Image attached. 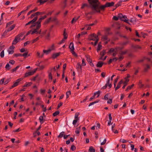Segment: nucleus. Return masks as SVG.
I'll return each instance as SVG.
<instances>
[{"label": "nucleus", "instance_id": "10", "mask_svg": "<svg viewBox=\"0 0 152 152\" xmlns=\"http://www.w3.org/2000/svg\"><path fill=\"white\" fill-rule=\"evenodd\" d=\"M69 48L70 49L71 51L74 50V44L73 42H72L70 43V45L69 47Z\"/></svg>", "mask_w": 152, "mask_h": 152}, {"label": "nucleus", "instance_id": "32", "mask_svg": "<svg viewBox=\"0 0 152 152\" xmlns=\"http://www.w3.org/2000/svg\"><path fill=\"white\" fill-rule=\"evenodd\" d=\"M97 23V21H95L94 23H92V24H87L85 26V27H87V26H92L94 25Z\"/></svg>", "mask_w": 152, "mask_h": 152}, {"label": "nucleus", "instance_id": "43", "mask_svg": "<svg viewBox=\"0 0 152 152\" xmlns=\"http://www.w3.org/2000/svg\"><path fill=\"white\" fill-rule=\"evenodd\" d=\"M11 81V78H9L7 79L6 81L4 82V85H6L8 83Z\"/></svg>", "mask_w": 152, "mask_h": 152}, {"label": "nucleus", "instance_id": "58", "mask_svg": "<svg viewBox=\"0 0 152 152\" xmlns=\"http://www.w3.org/2000/svg\"><path fill=\"white\" fill-rule=\"evenodd\" d=\"M48 73H49V75H48L49 78V79H50L51 80H52V76L51 72H49Z\"/></svg>", "mask_w": 152, "mask_h": 152}, {"label": "nucleus", "instance_id": "59", "mask_svg": "<svg viewBox=\"0 0 152 152\" xmlns=\"http://www.w3.org/2000/svg\"><path fill=\"white\" fill-rule=\"evenodd\" d=\"M38 31L37 30L35 29H34L33 31H32V32L31 33V34H33L34 33H36L37 34V33Z\"/></svg>", "mask_w": 152, "mask_h": 152}, {"label": "nucleus", "instance_id": "37", "mask_svg": "<svg viewBox=\"0 0 152 152\" xmlns=\"http://www.w3.org/2000/svg\"><path fill=\"white\" fill-rule=\"evenodd\" d=\"M71 91H69L66 93V98L67 99L69 97V95L71 94Z\"/></svg>", "mask_w": 152, "mask_h": 152}, {"label": "nucleus", "instance_id": "11", "mask_svg": "<svg viewBox=\"0 0 152 152\" xmlns=\"http://www.w3.org/2000/svg\"><path fill=\"white\" fill-rule=\"evenodd\" d=\"M103 64V63L101 61H99L98 62L96 65V66L98 67H101Z\"/></svg>", "mask_w": 152, "mask_h": 152}, {"label": "nucleus", "instance_id": "18", "mask_svg": "<svg viewBox=\"0 0 152 152\" xmlns=\"http://www.w3.org/2000/svg\"><path fill=\"white\" fill-rule=\"evenodd\" d=\"M86 60L89 63L92 61V60L90 58V56H89L86 55Z\"/></svg>", "mask_w": 152, "mask_h": 152}, {"label": "nucleus", "instance_id": "21", "mask_svg": "<svg viewBox=\"0 0 152 152\" xmlns=\"http://www.w3.org/2000/svg\"><path fill=\"white\" fill-rule=\"evenodd\" d=\"M77 69H80V70H82V66L80 63H78L77 65L76 66Z\"/></svg>", "mask_w": 152, "mask_h": 152}, {"label": "nucleus", "instance_id": "26", "mask_svg": "<svg viewBox=\"0 0 152 152\" xmlns=\"http://www.w3.org/2000/svg\"><path fill=\"white\" fill-rule=\"evenodd\" d=\"M138 85L140 88H142L144 86V85L142 84V81L141 80L139 81Z\"/></svg>", "mask_w": 152, "mask_h": 152}, {"label": "nucleus", "instance_id": "6", "mask_svg": "<svg viewBox=\"0 0 152 152\" xmlns=\"http://www.w3.org/2000/svg\"><path fill=\"white\" fill-rule=\"evenodd\" d=\"M110 78L109 77L107 80V81L106 83V84L105 85L103 86L102 88L101 89H105L107 87L108 85L109 84H110Z\"/></svg>", "mask_w": 152, "mask_h": 152}, {"label": "nucleus", "instance_id": "48", "mask_svg": "<svg viewBox=\"0 0 152 152\" xmlns=\"http://www.w3.org/2000/svg\"><path fill=\"white\" fill-rule=\"evenodd\" d=\"M106 50H103L102 52H101V55H102V56H104L106 53Z\"/></svg>", "mask_w": 152, "mask_h": 152}, {"label": "nucleus", "instance_id": "16", "mask_svg": "<svg viewBox=\"0 0 152 152\" xmlns=\"http://www.w3.org/2000/svg\"><path fill=\"white\" fill-rule=\"evenodd\" d=\"M32 84V83L31 82L26 83L23 86V87H28L31 86Z\"/></svg>", "mask_w": 152, "mask_h": 152}, {"label": "nucleus", "instance_id": "5", "mask_svg": "<svg viewBox=\"0 0 152 152\" xmlns=\"http://www.w3.org/2000/svg\"><path fill=\"white\" fill-rule=\"evenodd\" d=\"M20 39L19 38H18V37L16 36L15 38L13 40L12 44V45L16 44L19 41Z\"/></svg>", "mask_w": 152, "mask_h": 152}, {"label": "nucleus", "instance_id": "53", "mask_svg": "<svg viewBox=\"0 0 152 152\" xmlns=\"http://www.w3.org/2000/svg\"><path fill=\"white\" fill-rule=\"evenodd\" d=\"M8 51L9 54H12L14 52V51L13 50H8Z\"/></svg>", "mask_w": 152, "mask_h": 152}, {"label": "nucleus", "instance_id": "39", "mask_svg": "<svg viewBox=\"0 0 152 152\" xmlns=\"http://www.w3.org/2000/svg\"><path fill=\"white\" fill-rule=\"evenodd\" d=\"M20 67V66H16L15 68H14L12 69L11 70L12 71V72H14L17 70V69H18Z\"/></svg>", "mask_w": 152, "mask_h": 152}, {"label": "nucleus", "instance_id": "12", "mask_svg": "<svg viewBox=\"0 0 152 152\" xmlns=\"http://www.w3.org/2000/svg\"><path fill=\"white\" fill-rule=\"evenodd\" d=\"M129 21L132 23L134 24L137 22L136 18L135 17L131 18L130 20Z\"/></svg>", "mask_w": 152, "mask_h": 152}, {"label": "nucleus", "instance_id": "17", "mask_svg": "<svg viewBox=\"0 0 152 152\" xmlns=\"http://www.w3.org/2000/svg\"><path fill=\"white\" fill-rule=\"evenodd\" d=\"M145 66H146L145 67L144 69V72H147L148 69L150 68L149 65L148 64H146Z\"/></svg>", "mask_w": 152, "mask_h": 152}, {"label": "nucleus", "instance_id": "50", "mask_svg": "<svg viewBox=\"0 0 152 152\" xmlns=\"http://www.w3.org/2000/svg\"><path fill=\"white\" fill-rule=\"evenodd\" d=\"M38 18V17L37 16L35 17L33 19L31 20L33 23H35V21L37 20Z\"/></svg>", "mask_w": 152, "mask_h": 152}, {"label": "nucleus", "instance_id": "2", "mask_svg": "<svg viewBox=\"0 0 152 152\" xmlns=\"http://www.w3.org/2000/svg\"><path fill=\"white\" fill-rule=\"evenodd\" d=\"M37 69H35L33 71L29 72L25 74V77H27L33 75L36 71Z\"/></svg>", "mask_w": 152, "mask_h": 152}, {"label": "nucleus", "instance_id": "22", "mask_svg": "<svg viewBox=\"0 0 152 152\" xmlns=\"http://www.w3.org/2000/svg\"><path fill=\"white\" fill-rule=\"evenodd\" d=\"M127 20H128V18L125 15L122 16V19H121V21L126 22Z\"/></svg>", "mask_w": 152, "mask_h": 152}, {"label": "nucleus", "instance_id": "30", "mask_svg": "<svg viewBox=\"0 0 152 152\" xmlns=\"http://www.w3.org/2000/svg\"><path fill=\"white\" fill-rule=\"evenodd\" d=\"M127 50H126L124 51H121L120 52L119 54L121 55H123L126 54L127 53Z\"/></svg>", "mask_w": 152, "mask_h": 152}, {"label": "nucleus", "instance_id": "14", "mask_svg": "<svg viewBox=\"0 0 152 152\" xmlns=\"http://www.w3.org/2000/svg\"><path fill=\"white\" fill-rule=\"evenodd\" d=\"M52 50V49H49L47 50H43V51L44 53L46 54V55H47L49 53H50Z\"/></svg>", "mask_w": 152, "mask_h": 152}, {"label": "nucleus", "instance_id": "54", "mask_svg": "<svg viewBox=\"0 0 152 152\" xmlns=\"http://www.w3.org/2000/svg\"><path fill=\"white\" fill-rule=\"evenodd\" d=\"M39 39V37H37L36 39H34L32 40V43H34L37 41V40H38Z\"/></svg>", "mask_w": 152, "mask_h": 152}, {"label": "nucleus", "instance_id": "44", "mask_svg": "<svg viewBox=\"0 0 152 152\" xmlns=\"http://www.w3.org/2000/svg\"><path fill=\"white\" fill-rule=\"evenodd\" d=\"M0 56L1 58H3L4 56V50L2 51L0 54Z\"/></svg>", "mask_w": 152, "mask_h": 152}, {"label": "nucleus", "instance_id": "41", "mask_svg": "<svg viewBox=\"0 0 152 152\" xmlns=\"http://www.w3.org/2000/svg\"><path fill=\"white\" fill-rule=\"evenodd\" d=\"M102 47V46L100 44L98 45V47L96 50L98 52V51L100 50Z\"/></svg>", "mask_w": 152, "mask_h": 152}, {"label": "nucleus", "instance_id": "61", "mask_svg": "<svg viewBox=\"0 0 152 152\" xmlns=\"http://www.w3.org/2000/svg\"><path fill=\"white\" fill-rule=\"evenodd\" d=\"M114 50L113 48H111L108 51V53H111L114 51Z\"/></svg>", "mask_w": 152, "mask_h": 152}, {"label": "nucleus", "instance_id": "47", "mask_svg": "<svg viewBox=\"0 0 152 152\" xmlns=\"http://www.w3.org/2000/svg\"><path fill=\"white\" fill-rule=\"evenodd\" d=\"M118 79V77H117V78H116L114 80V87H115L116 86V83H117Z\"/></svg>", "mask_w": 152, "mask_h": 152}, {"label": "nucleus", "instance_id": "62", "mask_svg": "<svg viewBox=\"0 0 152 152\" xmlns=\"http://www.w3.org/2000/svg\"><path fill=\"white\" fill-rule=\"evenodd\" d=\"M31 42L29 41H27L26 42H25L24 44V46H26V45H27L28 44H30Z\"/></svg>", "mask_w": 152, "mask_h": 152}, {"label": "nucleus", "instance_id": "3", "mask_svg": "<svg viewBox=\"0 0 152 152\" xmlns=\"http://www.w3.org/2000/svg\"><path fill=\"white\" fill-rule=\"evenodd\" d=\"M96 36H98V35H96L94 34H91L89 36L88 39L89 40L95 41L96 39L95 37H96Z\"/></svg>", "mask_w": 152, "mask_h": 152}, {"label": "nucleus", "instance_id": "24", "mask_svg": "<svg viewBox=\"0 0 152 152\" xmlns=\"http://www.w3.org/2000/svg\"><path fill=\"white\" fill-rule=\"evenodd\" d=\"M15 26V25H12L10 28H8L7 30V31H8V32L9 31H11L14 28Z\"/></svg>", "mask_w": 152, "mask_h": 152}, {"label": "nucleus", "instance_id": "38", "mask_svg": "<svg viewBox=\"0 0 152 152\" xmlns=\"http://www.w3.org/2000/svg\"><path fill=\"white\" fill-rule=\"evenodd\" d=\"M98 102H99L98 101H96L94 102H91L89 104L88 106L90 107V106H91V105H92L95 103H98Z\"/></svg>", "mask_w": 152, "mask_h": 152}, {"label": "nucleus", "instance_id": "49", "mask_svg": "<svg viewBox=\"0 0 152 152\" xmlns=\"http://www.w3.org/2000/svg\"><path fill=\"white\" fill-rule=\"evenodd\" d=\"M79 115V113H75V119H79V118L78 117V116Z\"/></svg>", "mask_w": 152, "mask_h": 152}, {"label": "nucleus", "instance_id": "52", "mask_svg": "<svg viewBox=\"0 0 152 152\" xmlns=\"http://www.w3.org/2000/svg\"><path fill=\"white\" fill-rule=\"evenodd\" d=\"M38 18V17L37 16L35 17L33 19L31 20L33 23H35V21L37 20Z\"/></svg>", "mask_w": 152, "mask_h": 152}, {"label": "nucleus", "instance_id": "60", "mask_svg": "<svg viewBox=\"0 0 152 152\" xmlns=\"http://www.w3.org/2000/svg\"><path fill=\"white\" fill-rule=\"evenodd\" d=\"M10 65L8 63H7L6 66H5V68L7 69H8V70H9L10 69Z\"/></svg>", "mask_w": 152, "mask_h": 152}, {"label": "nucleus", "instance_id": "57", "mask_svg": "<svg viewBox=\"0 0 152 152\" xmlns=\"http://www.w3.org/2000/svg\"><path fill=\"white\" fill-rule=\"evenodd\" d=\"M88 7V5L87 4H84L82 6V7H81V8L83 9L85 7Z\"/></svg>", "mask_w": 152, "mask_h": 152}, {"label": "nucleus", "instance_id": "23", "mask_svg": "<svg viewBox=\"0 0 152 152\" xmlns=\"http://www.w3.org/2000/svg\"><path fill=\"white\" fill-rule=\"evenodd\" d=\"M89 152H95V150L93 146H91L89 147Z\"/></svg>", "mask_w": 152, "mask_h": 152}, {"label": "nucleus", "instance_id": "20", "mask_svg": "<svg viewBox=\"0 0 152 152\" xmlns=\"http://www.w3.org/2000/svg\"><path fill=\"white\" fill-rule=\"evenodd\" d=\"M108 39L107 36L106 35L103 36L102 38V41H105L106 40H108Z\"/></svg>", "mask_w": 152, "mask_h": 152}, {"label": "nucleus", "instance_id": "9", "mask_svg": "<svg viewBox=\"0 0 152 152\" xmlns=\"http://www.w3.org/2000/svg\"><path fill=\"white\" fill-rule=\"evenodd\" d=\"M118 60V58L116 57H115V58H113V59H110L108 61V63L109 64H110L113 61H116Z\"/></svg>", "mask_w": 152, "mask_h": 152}, {"label": "nucleus", "instance_id": "63", "mask_svg": "<svg viewBox=\"0 0 152 152\" xmlns=\"http://www.w3.org/2000/svg\"><path fill=\"white\" fill-rule=\"evenodd\" d=\"M120 142H122V143H126L127 142L126 140H125L124 139H121L120 140Z\"/></svg>", "mask_w": 152, "mask_h": 152}, {"label": "nucleus", "instance_id": "28", "mask_svg": "<svg viewBox=\"0 0 152 152\" xmlns=\"http://www.w3.org/2000/svg\"><path fill=\"white\" fill-rule=\"evenodd\" d=\"M8 32V31L7 30H6L1 35V38L4 37L6 35Z\"/></svg>", "mask_w": 152, "mask_h": 152}, {"label": "nucleus", "instance_id": "7", "mask_svg": "<svg viewBox=\"0 0 152 152\" xmlns=\"http://www.w3.org/2000/svg\"><path fill=\"white\" fill-rule=\"evenodd\" d=\"M61 53L60 52L54 53L52 55V58L53 59H55L57 57L59 56Z\"/></svg>", "mask_w": 152, "mask_h": 152}, {"label": "nucleus", "instance_id": "46", "mask_svg": "<svg viewBox=\"0 0 152 152\" xmlns=\"http://www.w3.org/2000/svg\"><path fill=\"white\" fill-rule=\"evenodd\" d=\"M70 149L71 150L74 151L76 149V147L74 145H72L70 148Z\"/></svg>", "mask_w": 152, "mask_h": 152}, {"label": "nucleus", "instance_id": "34", "mask_svg": "<svg viewBox=\"0 0 152 152\" xmlns=\"http://www.w3.org/2000/svg\"><path fill=\"white\" fill-rule=\"evenodd\" d=\"M51 19V18H48V19L46 20L44 23V24H48V23H49Z\"/></svg>", "mask_w": 152, "mask_h": 152}, {"label": "nucleus", "instance_id": "25", "mask_svg": "<svg viewBox=\"0 0 152 152\" xmlns=\"http://www.w3.org/2000/svg\"><path fill=\"white\" fill-rule=\"evenodd\" d=\"M96 37H95V38H96V39L95 40V42L94 44V46H95L97 45L99 41V37H98V36H96Z\"/></svg>", "mask_w": 152, "mask_h": 152}, {"label": "nucleus", "instance_id": "45", "mask_svg": "<svg viewBox=\"0 0 152 152\" xmlns=\"http://www.w3.org/2000/svg\"><path fill=\"white\" fill-rule=\"evenodd\" d=\"M13 55L14 56L17 57L19 56H22V54H21V53L15 54H14Z\"/></svg>", "mask_w": 152, "mask_h": 152}, {"label": "nucleus", "instance_id": "8", "mask_svg": "<svg viewBox=\"0 0 152 152\" xmlns=\"http://www.w3.org/2000/svg\"><path fill=\"white\" fill-rule=\"evenodd\" d=\"M39 120L41 124H42L45 121V120L44 119L43 116H40L39 117Z\"/></svg>", "mask_w": 152, "mask_h": 152}, {"label": "nucleus", "instance_id": "64", "mask_svg": "<svg viewBox=\"0 0 152 152\" xmlns=\"http://www.w3.org/2000/svg\"><path fill=\"white\" fill-rule=\"evenodd\" d=\"M9 63L12 64H14L15 63V61L13 60H11L9 61Z\"/></svg>", "mask_w": 152, "mask_h": 152}, {"label": "nucleus", "instance_id": "29", "mask_svg": "<svg viewBox=\"0 0 152 152\" xmlns=\"http://www.w3.org/2000/svg\"><path fill=\"white\" fill-rule=\"evenodd\" d=\"M31 6L32 5L31 4L27 6L26 7V10H23L21 12H25L26 11H27L30 8Z\"/></svg>", "mask_w": 152, "mask_h": 152}, {"label": "nucleus", "instance_id": "51", "mask_svg": "<svg viewBox=\"0 0 152 152\" xmlns=\"http://www.w3.org/2000/svg\"><path fill=\"white\" fill-rule=\"evenodd\" d=\"M38 18V17L37 16L35 17L33 19L31 20L33 23H35V21L37 20Z\"/></svg>", "mask_w": 152, "mask_h": 152}, {"label": "nucleus", "instance_id": "13", "mask_svg": "<svg viewBox=\"0 0 152 152\" xmlns=\"http://www.w3.org/2000/svg\"><path fill=\"white\" fill-rule=\"evenodd\" d=\"M129 79H126L125 81L124 82V86L122 87V88L124 89L126 86L127 85L129 81Z\"/></svg>", "mask_w": 152, "mask_h": 152}, {"label": "nucleus", "instance_id": "1", "mask_svg": "<svg viewBox=\"0 0 152 152\" xmlns=\"http://www.w3.org/2000/svg\"><path fill=\"white\" fill-rule=\"evenodd\" d=\"M96 1L98 2V3L94 6V12L100 13L101 11H104L106 7L113 6L114 4V3L112 2H107L104 5H101L100 2L99 1Z\"/></svg>", "mask_w": 152, "mask_h": 152}, {"label": "nucleus", "instance_id": "55", "mask_svg": "<svg viewBox=\"0 0 152 152\" xmlns=\"http://www.w3.org/2000/svg\"><path fill=\"white\" fill-rule=\"evenodd\" d=\"M5 79V78H4L2 79L0 81V84L1 85L3 84L4 83V80Z\"/></svg>", "mask_w": 152, "mask_h": 152}, {"label": "nucleus", "instance_id": "4", "mask_svg": "<svg viewBox=\"0 0 152 152\" xmlns=\"http://www.w3.org/2000/svg\"><path fill=\"white\" fill-rule=\"evenodd\" d=\"M21 80V79H18L17 80L16 82L14 83V84L13 85L11 86V87L10 88V89L12 88H13L17 86L18 85L19 83L20 82V81Z\"/></svg>", "mask_w": 152, "mask_h": 152}, {"label": "nucleus", "instance_id": "19", "mask_svg": "<svg viewBox=\"0 0 152 152\" xmlns=\"http://www.w3.org/2000/svg\"><path fill=\"white\" fill-rule=\"evenodd\" d=\"M122 2V0H121L116 4H115V9H116L117 7H118L119 6H121V5Z\"/></svg>", "mask_w": 152, "mask_h": 152}, {"label": "nucleus", "instance_id": "35", "mask_svg": "<svg viewBox=\"0 0 152 152\" xmlns=\"http://www.w3.org/2000/svg\"><path fill=\"white\" fill-rule=\"evenodd\" d=\"M59 113H60V112L59 111H56L54 113H53V115L54 116H56V115H58L59 114Z\"/></svg>", "mask_w": 152, "mask_h": 152}, {"label": "nucleus", "instance_id": "56", "mask_svg": "<svg viewBox=\"0 0 152 152\" xmlns=\"http://www.w3.org/2000/svg\"><path fill=\"white\" fill-rule=\"evenodd\" d=\"M79 119H75L73 121L72 124L73 125H75L76 124L77 122V121L79 120Z\"/></svg>", "mask_w": 152, "mask_h": 152}, {"label": "nucleus", "instance_id": "15", "mask_svg": "<svg viewBox=\"0 0 152 152\" xmlns=\"http://www.w3.org/2000/svg\"><path fill=\"white\" fill-rule=\"evenodd\" d=\"M80 18V16H78L77 18H76V17L74 18L71 21V23H74L79 18Z\"/></svg>", "mask_w": 152, "mask_h": 152}, {"label": "nucleus", "instance_id": "36", "mask_svg": "<svg viewBox=\"0 0 152 152\" xmlns=\"http://www.w3.org/2000/svg\"><path fill=\"white\" fill-rule=\"evenodd\" d=\"M80 127H79L78 128H77L76 129V130L75 131V133L76 134H79L80 133Z\"/></svg>", "mask_w": 152, "mask_h": 152}, {"label": "nucleus", "instance_id": "40", "mask_svg": "<svg viewBox=\"0 0 152 152\" xmlns=\"http://www.w3.org/2000/svg\"><path fill=\"white\" fill-rule=\"evenodd\" d=\"M63 35L64 36V39L65 40L66 39H67V36H66V35H67V34H66V33L65 29L64 31V33H63Z\"/></svg>", "mask_w": 152, "mask_h": 152}, {"label": "nucleus", "instance_id": "27", "mask_svg": "<svg viewBox=\"0 0 152 152\" xmlns=\"http://www.w3.org/2000/svg\"><path fill=\"white\" fill-rule=\"evenodd\" d=\"M100 93V91L99 90L98 91L94 93V96H95L96 94H97V96H96V97H98L99 96Z\"/></svg>", "mask_w": 152, "mask_h": 152}, {"label": "nucleus", "instance_id": "31", "mask_svg": "<svg viewBox=\"0 0 152 152\" xmlns=\"http://www.w3.org/2000/svg\"><path fill=\"white\" fill-rule=\"evenodd\" d=\"M64 132H62L60 133L59 135L58 136V138H61L64 136Z\"/></svg>", "mask_w": 152, "mask_h": 152}, {"label": "nucleus", "instance_id": "33", "mask_svg": "<svg viewBox=\"0 0 152 152\" xmlns=\"http://www.w3.org/2000/svg\"><path fill=\"white\" fill-rule=\"evenodd\" d=\"M28 52H27L23 54H22V56H23L24 58H26L28 57Z\"/></svg>", "mask_w": 152, "mask_h": 152}, {"label": "nucleus", "instance_id": "42", "mask_svg": "<svg viewBox=\"0 0 152 152\" xmlns=\"http://www.w3.org/2000/svg\"><path fill=\"white\" fill-rule=\"evenodd\" d=\"M24 34V33H21L17 36L18 37V38H19L20 39H21V37H22L23 35Z\"/></svg>", "mask_w": 152, "mask_h": 152}]
</instances>
